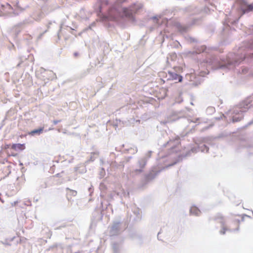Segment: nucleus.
Masks as SVG:
<instances>
[{"mask_svg": "<svg viewBox=\"0 0 253 253\" xmlns=\"http://www.w3.org/2000/svg\"><path fill=\"white\" fill-rule=\"evenodd\" d=\"M59 122H60V120H54L53 122V123L54 125H56Z\"/></svg>", "mask_w": 253, "mask_h": 253, "instance_id": "9b49d317", "label": "nucleus"}, {"mask_svg": "<svg viewBox=\"0 0 253 253\" xmlns=\"http://www.w3.org/2000/svg\"><path fill=\"white\" fill-rule=\"evenodd\" d=\"M11 149L17 151V150H23L25 149V146L24 144H13L11 147Z\"/></svg>", "mask_w": 253, "mask_h": 253, "instance_id": "f03ea898", "label": "nucleus"}, {"mask_svg": "<svg viewBox=\"0 0 253 253\" xmlns=\"http://www.w3.org/2000/svg\"><path fill=\"white\" fill-rule=\"evenodd\" d=\"M248 8L250 10H252L253 9V5L252 4H250L248 6Z\"/></svg>", "mask_w": 253, "mask_h": 253, "instance_id": "f8f14e48", "label": "nucleus"}, {"mask_svg": "<svg viewBox=\"0 0 253 253\" xmlns=\"http://www.w3.org/2000/svg\"><path fill=\"white\" fill-rule=\"evenodd\" d=\"M227 230V228L224 226V224H223L222 229L220 230V233L222 234H224Z\"/></svg>", "mask_w": 253, "mask_h": 253, "instance_id": "1a4fd4ad", "label": "nucleus"}, {"mask_svg": "<svg viewBox=\"0 0 253 253\" xmlns=\"http://www.w3.org/2000/svg\"><path fill=\"white\" fill-rule=\"evenodd\" d=\"M43 129V128H41L40 129L34 130L31 131V134H34L36 133L40 134L42 132Z\"/></svg>", "mask_w": 253, "mask_h": 253, "instance_id": "6e6552de", "label": "nucleus"}, {"mask_svg": "<svg viewBox=\"0 0 253 253\" xmlns=\"http://www.w3.org/2000/svg\"><path fill=\"white\" fill-rule=\"evenodd\" d=\"M190 212L191 213L198 215L200 213V211L196 207H192L191 208Z\"/></svg>", "mask_w": 253, "mask_h": 253, "instance_id": "20e7f679", "label": "nucleus"}, {"mask_svg": "<svg viewBox=\"0 0 253 253\" xmlns=\"http://www.w3.org/2000/svg\"><path fill=\"white\" fill-rule=\"evenodd\" d=\"M175 26L179 32H184L186 30V28L185 26L181 25L179 23H176Z\"/></svg>", "mask_w": 253, "mask_h": 253, "instance_id": "423d86ee", "label": "nucleus"}, {"mask_svg": "<svg viewBox=\"0 0 253 253\" xmlns=\"http://www.w3.org/2000/svg\"><path fill=\"white\" fill-rule=\"evenodd\" d=\"M169 74L172 77L173 80H178L179 82H181L182 81V77L176 73H169Z\"/></svg>", "mask_w": 253, "mask_h": 253, "instance_id": "7ed1b4c3", "label": "nucleus"}, {"mask_svg": "<svg viewBox=\"0 0 253 253\" xmlns=\"http://www.w3.org/2000/svg\"><path fill=\"white\" fill-rule=\"evenodd\" d=\"M112 9H111L109 12H108V15H109V16L110 17V19H112V20H116V17H114V16H113L112 15Z\"/></svg>", "mask_w": 253, "mask_h": 253, "instance_id": "9d476101", "label": "nucleus"}, {"mask_svg": "<svg viewBox=\"0 0 253 253\" xmlns=\"http://www.w3.org/2000/svg\"><path fill=\"white\" fill-rule=\"evenodd\" d=\"M109 3V1L108 0H101L100 1V10L103 8V7L107 5Z\"/></svg>", "mask_w": 253, "mask_h": 253, "instance_id": "0eeeda50", "label": "nucleus"}, {"mask_svg": "<svg viewBox=\"0 0 253 253\" xmlns=\"http://www.w3.org/2000/svg\"><path fill=\"white\" fill-rule=\"evenodd\" d=\"M66 190L68 191V196H76L77 194V192L76 190L70 189L69 188H67Z\"/></svg>", "mask_w": 253, "mask_h": 253, "instance_id": "39448f33", "label": "nucleus"}, {"mask_svg": "<svg viewBox=\"0 0 253 253\" xmlns=\"http://www.w3.org/2000/svg\"><path fill=\"white\" fill-rule=\"evenodd\" d=\"M142 6L140 5L133 4L128 7H124L122 9L121 16L126 17L128 19L134 20V15L141 9Z\"/></svg>", "mask_w": 253, "mask_h": 253, "instance_id": "f257e3e1", "label": "nucleus"}, {"mask_svg": "<svg viewBox=\"0 0 253 253\" xmlns=\"http://www.w3.org/2000/svg\"><path fill=\"white\" fill-rule=\"evenodd\" d=\"M219 218H221V219H223V217L222 215H221L220 217H219Z\"/></svg>", "mask_w": 253, "mask_h": 253, "instance_id": "ddd939ff", "label": "nucleus"}]
</instances>
